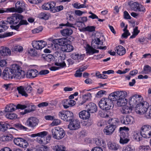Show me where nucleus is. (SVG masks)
I'll return each instance as SVG.
<instances>
[{"instance_id":"1","label":"nucleus","mask_w":151,"mask_h":151,"mask_svg":"<svg viewBox=\"0 0 151 151\" xmlns=\"http://www.w3.org/2000/svg\"><path fill=\"white\" fill-rule=\"evenodd\" d=\"M24 17L20 14H15L9 18L8 21L10 24H18L20 26L22 25H27L28 24L26 20L24 19Z\"/></svg>"},{"instance_id":"2","label":"nucleus","mask_w":151,"mask_h":151,"mask_svg":"<svg viewBox=\"0 0 151 151\" xmlns=\"http://www.w3.org/2000/svg\"><path fill=\"white\" fill-rule=\"evenodd\" d=\"M17 67L14 64L12 65L11 68H6L4 70L2 73V78L6 80H10L14 78V71L17 69Z\"/></svg>"},{"instance_id":"3","label":"nucleus","mask_w":151,"mask_h":151,"mask_svg":"<svg viewBox=\"0 0 151 151\" xmlns=\"http://www.w3.org/2000/svg\"><path fill=\"white\" fill-rule=\"evenodd\" d=\"M99 107L102 109L108 110L114 106L113 102L107 98L101 99L99 103Z\"/></svg>"},{"instance_id":"4","label":"nucleus","mask_w":151,"mask_h":151,"mask_svg":"<svg viewBox=\"0 0 151 151\" xmlns=\"http://www.w3.org/2000/svg\"><path fill=\"white\" fill-rule=\"evenodd\" d=\"M47 133H38L37 134H32L31 135L32 137H34L38 136L41 137L42 139L39 140L38 142L40 144L45 145L49 142L51 138V136L48 135L47 137H45Z\"/></svg>"},{"instance_id":"5","label":"nucleus","mask_w":151,"mask_h":151,"mask_svg":"<svg viewBox=\"0 0 151 151\" xmlns=\"http://www.w3.org/2000/svg\"><path fill=\"white\" fill-rule=\"evenodd\" d=\"M58 115L62 119L66 122H70L73 119V114L69 111H62L59 112Z\"/></svg>"},{"instance_id":"6","label":"nucleus","mask_w":151,"mask_h":151,"mask_svg":"<svg viewBox=\"0 0 151 151\" xmlns=\"http://www.w3.org/2000/svg\"><path fill=\"white\" fill-rule=\"evenodd\" d=\"M142 97L140 95H134L131 96L129 100V103L132 108L140 105L142 101Z\"/></svg>"},{"instance_id":"7","label":"nucleus","mask_w":151,"mask_h":151,"mask_svg":"<svg viewBox=\"0 0 151 151\" xmlns=\"http://www.w3.org/2000/svg\"><path fill=\"white\" fill-rule=\"evenodd\" d=\"M17 89L19 94L26 97L28 96L27 93H30L32 90V88L31 86L29 85L25 88L22 86H20L17 87Z\"/></svg>"},{"instance_id":"8","label":"nucleus","mask_w":151,"mask_h":151,"mask_svg":"<svg viewBox=\"0 0 151 151\" xmlns=\"http://www.w3.org/2000/svg\"><path fill=\"white\" fill-rule=\"evenodd\" d=\"M14 65L17 67V69H15V71H14V78L19 79L24 78L25 76V71L20 69V67L19 65Z\"/></svg>"},{"instance_id":"9","label":"nucleus","mask_w":151,"mask_h":151,"mask_svg":"<svg viewBox=\"0 0 151 151\" xmlns=\"http://www.w3.org/2000/svg\"><path fill=\"white\" fill-rule=\"evenodd\" d=\"M80 127V122L78 119H73L70 122L68 128L71 130H76Z\"/></svg>"},{"instance_id":"10","label":"nucleus","mask_w":151,"mask_h":151,"mask_svg":"<svg viewBox=\"0 0 151 151\" xmlns=\"http://www.w3.org/2000/svg\"><path fill=\"white\" fill-rule=\"evenodd\" d=\"M119 136V143L121 144L124 145L127 144L130 140L128 133H120Z\"/></svg>"},{"instance_id":"11","label":"nucleus","mask_w":151,"mask_h":151,"mask_svg":"<svg viewBox=\"0 0 151 151\" xmlns=\"http://www.w3.org/2000/svg\"><path fill=\"white\" fill-rule=\"evenodd\" d=\"M38 123L39 120L35 117H31L27 121V125L33 128L38 125Z\"/></svg>"},{"instance_id":"12","label":"nucleus","mask_w":151,"mask_h":151,"mask_svg":"<svg viewBox=\"0 0 151 151\" xmlns=\"http://www.w3.org/2000/svg\"><path fill=\"white\" fill-rule=\"evenodd\" d=\"M140 108L139 110L137 111V113L140 114H142L146 112L148 109H149L150 107H149V104L147 102H145L144 103H142L141 102Z\"/></svg>"},{"instance_id":"13","label":"nucleus","mask_w":151,"mask_h":151,"mask_svg":"<svg viewBox=\"0 0 151 151\" xmlns=\"http://www.w3.org/2000/svg\"><path fill=\"white\" fill-rule=\"evenodd\" d=\"M86 108L90 113H96L97 111V107L96 105L92 102H90L86 105Z\"/></svg>"},{"instance_id":"14","label":"nucleus","mask_w":151,"mask_h":151,"mask_svg":"<svg viewBox=\"0 0 151 151\" xmlns=\"http://www.w3.org/2000/svg\"><path fill=\"white\" fill-rule=\"evenodd\" d=\"M38 74V72L37 70L31 69L27 73L26 76L28 78H33L37 77Z\"/></svg>"},{"instance_id":"15","label":"nucleus","mask_w":151,"mask_h":151,"mask_svg":"<svg viewBox=\"0 0 151 151\" xmlns=\"http://www.w3.org/2000/svg\"><path fill=\"white\" fill-rule=\"evenodd\" d=\"M55 3L53 1L49 2L44 3L42 6V7L43 9L47 10H50L52 12V9L54 6H55Z\"/></svg>"},{"instance_id":"16","label":"nucleus","mask_w":151,"mask_h":151,"mask_svg":"<svg viewBox=\"0 0 151 151\" xmlns=\"http://www.w3.org/2000/svg\"><path fill=\"white\" fill-rule=\"evenodd\" d=\"M69 42L68 41L67 43H66L64 45H63L60 48L61 50L65 52H70L72 51L73 50V46L68 43Z\"/></svg>"},{"instance_id":"17","label":"nucleus","mask_w":151,"mask_h":151,"mask_svg":"<svg viewBox=\"0 0 151 151\" xmlns=\"http://www.w3.org/2000/svg\"><path fill=\"white\" fill-rule=\"evenodd\" d=\"M85 56L84 54H79L77 52H74L71 55L70 57L72 59L77 60L79 62L83 60Z\"/></svg>"},{"instance_id":"18","label":"nucleus","mask_w":151,"mask_h":151,"mask_svg":"<svg viewBox=\"0 0 151 151\" xmlns=\"http://www.w3.org/2000/svg\"><path fill=\"white\" fill-rule=\"evenodd\" d=\"M0 55L2 56L10 55H11V51L7 47H1L0 49Z\"/></svg>"},{"instance_id":"19","label":"nucleus","mask_w":151,"mask_h":151,"mask_svg":"<svg viewBox=\"0 0 151 151\" xmlns=\"http://www.w3.org/2000/svg\"><path fill=\"white\" fill-rule=\"evenodd\" d=\"M91 94L88 93H87L82 96V98L81 100L79 102L78 105L81 106L83 104L87 101H89L91 99Z\"/></svg>"},{"instance_id":"20","label":"nucleus","mask_w":151,"mask_h":151,"mask_svg":"<svg viewBox=\"0 0 151 151\" xmlns=\"http://www.w3.org/2000/svg\"><path fill=\"white\" fill-rule=\"evenodd\" d=\"M47 148V147L45 145H37L36 147L33 149L28 148L25 149L24 151H45L46 150Z\"/></svg>"},{"instance_id":"21","label":"nucleus","mask_w":151,"mask_h":151,"mask_svg":"<svg viewBox=\"0 0 151 151\" xmlns=\"http://www.w3.org/2000/svg\"><path fill=\"white\" fill-rule=\"evenodd\" d=\"M115 51L116 52L118 55L122 56L124 55L126 53V49L122 46L119 45L115 48Z\"/></svg>"},{"instance_id":"22","label":"nucleus","mask_w":151,"mask_h":151,"mask_svg":"<svg viewBox=\"0 0 151 151\" xmlns=\"http://www.w3.org/2000/svg\"><path fill=\"white\" fill-rule=\"evenodd\" d=\"M134 118L131 116H127L124 117L121 121L122 123L125 124H128L132 123Z\"/></svg>"},{"instance_id":"23","label":"nucleus","mask_w":151,"mask_h":151,"mask_svg":"<svg viewBox=\"0 0 151 151\" xmlns=\"http://www.w3.org/2000/svg\"><path fill=\"white\" fill-rule=\"evenodd\" d=\"M79 116L81 119H87L90 117V114L87 110H83L79 113Z\"/></svg>"},{"instance_id":"24","label":"nucleus","mask_w":151,"mask_h":151,"mask_svg":"<svg viewBox=\"0 0 151 151\" xmlns=\"http://www.w3.org/2000/svg\"><path fill=\"white\" fill-rule=\"evenodd\" d=\"M73 33V30L70 28L64 29L60 31V33L63 36L68 37L71 35Z\"/></svg>"},{"instance_id":"25","label":"nucleus","mask_w":151,"mask_h":151,"mask_svg":"<svg viewBox=\"0 0 151 151\" xmlns=\"http://www.w3.org/2000/svg\"><path fill=\"white\" fill-rule=\"evenodd\" d=\"M116 101V104L118 106H125L128 102V100L126 99L118 98Z\"/></svg>"},{"instance_id":"26","label":"nucleus","mask_w":151,"mask_h":151,"mask_svg":"<svg viewBox=\"0 0 151 151\" xmlns=\"http://www.w3.org/2000/svg\"><path fill=\"white\" fill-rule=\"evenodd\" d=\"M108 146L109 149L111 150H116L120 146L118 144L110 142L108 143Z\"/></svg>"},{"instance_id":"27","label":"nucleus","mask_w":151,"mask_h":151,"mask_svg":"<svg viewBox=\"0 0 151 151\" xmlns=\"http://www.w3.org/2000/svg\"><path fill=\"white\" fill-rule=\"evenodd\" d=\"M121 109L120 111L123 114H127L131 113L132 111V108L131 106H124Z\"/></svg>"},{"instance_id":"28","label":"nucleus","mask_w":151,"mask_h":151,"mask_svg":"<svg viewBox=\"0 0 151 151\" xmlns=\"http://www.w3.org/2000/svg\"><path fill=\"white\" fill-rule=\"evenodd\" d=\"M68 41V40L65 38L57 39L55 40V42L56 44L62 46L63 45H64L66 43H67Z\"/></svg>"},{"instance_id":"29","label":"nucleus","mask_w":151,"mask_h":151,"mask_svg":"<svg viewBox=\"0 0 151 151\" xmlns=\"http://www.w3.org/2000/svg\"><path fill=\"white\" fill-rule=\"evenodd\" d=\"M16 109V106L13 104H10L9 105H7L6 106L5 111L6 112H13Z\"/></svg>"},{"instance_id":"30","label":"nucleus","mask_w":151,"mask_h":151,"mask_svg":"<svg viewBox=\"0 0 151 151\" xmlns=\"http://www.w3.org/2000/svg\"><path fill=\"white\" fill-rule=\"evenodd\" d=\"M118 98L117 91H116L110 94L108 99L113 102V101H116Z\"/></svg>"},{"instance_id":"31","label":"nucleus","mask_w":151,"mask_h":151,"mask_svg":"<svg viewBox=\"0 0 151 151\" xmlns=\"http://www.w3.org/2000/svg\"><path fill=\"white\" fill-rule=\"evenodd\" d=\"M116 128L115 125L110 124L105 127L104 129V132H113Z\"/></svg>"},{"instance_id":"32","label":"nucleus","mask_w":151,"mask_h":151,"mask_svg":"<svg viewBox=\"0 0 151 151\" xmlns=\"http://www.w3.org/2000/svg\"><path fill=\"white\" fill-rule=\"evenodd\" d=\"M151 132V126L148 125H145L141 128L140 132Z\"/></svg>"},{"instance_id":"33","label":"nucleus","mask_w":151,"mask_h":151,"mask_svg":"<svg viewBox=\"0 0 151 151\" xmlns=\"http://www.w3.org/2000/svg\"><path fill=\"white\" fill-rule=\"evenodd\" d=\"M9 18L10 17H8L6 21H1L0 22V27H1V28L3 29L4 31L7 29L8 28V27L6 25L8 23H9V22L8 21V20Z\"/></svg>"},{"instance_id":"34","label":"nucleus","mask_w":151,"mask_h":151,"mask_svg":"<svg viewBox=\"0 0 151 151\" xmlns=\"http://www.w3.org/2000/svg\"><path fill=\"white\" fill-rule=\"evenodd\" d=\"M96 27L94 26H88L83 28V29L84 31H87L89 32H92L95 31Z\"/></svg>"},{"instance_id":"35","label":"nucleus","mask_w":151,"mask_h":151,"mask_svg":"<svg viewBox=\"0 0 151 151\" xmlns=\"http://www.w3.org/2000/svg\"><path fill=\"white\" fill-rule=\"evenodd\" d=\"M65 133H54L53 137L55 139H59L63 138L65 135Z\"/></svg>"},{"instance_id":"36","label":"nucleus","mask_w":151,"mask_h":151,"mask_svg":"<svg viewBox=\"0 0 151 151\" xmlns=\"http://www.w3.org/2000/svg\"><path fill=\"white\" fill-rule=\"evenodd\" d=\"M13 138V136L11 134H9L6 135H4L1 137V139L2 141H10Z\"/></svg>"},{"instance_id":"37","label":"nucleus","mask_w":151,"mask_h":151,"mask_svg":"<svg viewBox=\"0 0 151 151\" xmlns=\"http://www.w3.org/2000/svg\"><path fill=\"white\" fill-rule=\"evenodd\" d=\"M108 122L109 124L116 126V125L118 124L119 122V121L116 118H111L108 121Z\"/></svg>"},{"instance_id":"38","label":"nucleus","mask_w":151,"mask_h":151,"mask_svg":"<svg viewBox=\"0 0 151 151\" xmlns=\"http://www.w3.org/2000/svg\"><path fill=\"white\" fill-rule=\"evenodd\" d=\"M117 93L118 98L126 99L127 96V93L125 91H117Z\"/></svg>"},{"instance_id":"39","label":"nucleus","mask_w":151,"mask_h":151,"mask_svg":"<svg viewBox=\"0 0 151 151\" xmlns=\"http://www.w3.org/2000/svg\"><path fill=\"white\" fill-rule=\"evenodd\" d=\"M139 4L137 2H134L131 4L130 6L131 9L134 11H137Z\"/></svg>"},{"instance_id":"40","label":"nucleus","mask_w":151,"mask_h":151,"mask_svg":"<svg viewBox=\"0 0 151 151\" xmlns=\"http://www.w3.org/2000/svg\"><path fill=\"white\" fill-rule=\"evenodd\" d=\"M63 9V5H60L58 6H54L52 9V12L53 13H55L59 12L62 10Z\"/></svg>"},{"instance_id":"41","label":"nucleus","mask_w":151,"mask_h":151,"mask_svg":"<svg viewBox=\"0 0 151 151\" xmlns=\"http://www.w3.org/2000/svg\"><path fill=\"white\" fill-rule=\"evenodd\" d=\"M93 43H95V44L97 45H103V42L101 41L99 38L97 37H96L95 38L94 40L92 41L91 42L92 46L93 47V46L92 45V44Z\"/></svg>"},{"instance_id":"42","label":"nucleus","mask_w":151,"mask_h":151,"mask_svg":"<svg viewBox=\"0 0 151 151\" xmlns=\"http://www.w3.org/2000/svg\"><path fill=\"white\" fill-rule=\"evenodd\" d=\"M143 72L145 74H149L151 72V67L148 65H145L144 67Z\"/></svg>"},{"instance_id":"43","label":"nucleus","mask_w":151,"mask_h":151,"mask_svg":"<svg viewBox=\"0 0 151 151\" xmlns=\"http://www.w3.org/2000/svg\"><path fill=\"white\" fill-rule=\"evenodd\" d=\"M6 117L10 119H15L17 117V115L14 113H8L6 115Z\"/></svg>"},{"instance_id":"44","label":"nucleus","mask_w":151,"mask_h":151,"mask_svg":"<svg viewBox=\"0 0 151 151\" xmlns=\"http://www.w3.org/2000/svg\"><path fill=\"white\" fill-rule=\"evenodd\" d=\"M141 133H136L134 135V139L137 141H139L142 140V137Z\"/></svg>"},{"instance_id":"45","label":"nucleus","mask_w":151,"mask_h":151,"mask_svg":"<svg viewBox=\"0 0 151 151\" xmlns=\"http://www.w3.org/2000/svg\"><path fill=\"white\" fill-rule=\"evenodd\" d=\"M30 105L29 104H26L25 105H22L18 104L17 106H16V109H24L27 107H29Z\"/></svg>"},{"instance_id":"46","label":"nucleus","mask_w":151,"mask_h":151,"mask_svg":"<svg viewBox=\"0 0 151 151\" xmlns=\"http://www.w3.org/2000/svg\"><path fill=\"white\" fill-rule=\"evenodd\" d=\"M23 140V139L20 137L15 138L14 140V142L15 144L19 146H21V143Z\"/></svg>"},{"instance_id":"47","label":"nucleus","mask_w":151,"mask_h":151,"mask_svg":"<svg viewBox=\"0 0 151 151\" xmlns=\"http://www.w3.org/2000/svg\"><path fill=\"white\" fill-rule=\"evenodd\" d=\"M13 50L14 52L21 53L23 51V48L22 47L17 45L14 47Z\"/></svg>"},{"instance_id":"48","label":"nucleus","mask_w":151,"mask_h":151,"mask_svg":"<svg viewBox=\"0 0 151 151\" xmlns=\"http://www.w3.org/2000/svg\"><path fill=\"white\" fill-rule=\"evenodd\" d=\"M32 47L37 50H40L39 40L33 41L32 43Z\"/></svg>"},{"instance_id":"49","label":"nucleus","mask_w":151,"mask_h":151,"mask_svg":"<svg viewBox=\"0 0 151 151\" xmlns=\"http://www.w3.org/2000/svg\"><path fill=\"white\" fill-rule=\"evenodd\" d=\"M14 126L15 128L18 129L23 130L24 131H27V130L28 129L27 128L23 126L21 124L18 123L15 124Z\"/></svg>"},{"instance_id":"50","label":"nucleus","mask_w":151,"mask_h":151,"mask_svg":"<svg viewBox=\"0 0 151 151\" xmlns=\"http://www.w3.org/2000/svg\"><path fill=\"white\" fill-rule=\"evenodd\" d=\"M9 125L6 124H1L0 123V131L4 132L9 128Z\"/></svg>"},{"instance_id":"51","label":"nucleus","mask_w":151,"mask_h":151,"mask_svg":"<svg viewBox=\"0 0 151 151\" xmlns=\"http://www.w3.org/2000/svg\"><path fill=\"white\" fill-rule=\"evenodd\" d=\"M14 9L13 8H7V9H5L4 8H1L0 9V13H3L4 12H11L14 11Z\"/></svg>"},{"instance_id":"52","label":"nucleus","mask_w":151,"mask_h":151,"mask_svg":"<svg viewBox=\"0 0 151 151\" xmlns=\"http://www.w3.org/2000/svg\"><path fill=\"white\" fill-rule=\"evenodd\" d=\"M94 48L92 47L91 46L89 45H87V47L86 49V50L87 52L89 54H93Z\"/></svg>"},{"instance_id":"53","label":"nucleus","mask_w":151,"mask_h":151,"mask_svg":"<svg viewBox=\"0 0 151 151\" xmlns=\"http://www.w3.org/2000/svg\"><path fill=\"white\" fill-rule=\"evenodd\" d=\"M55 151H63L66 150V147L63 145H57L55 146Z\"/></svg>"},{"instance_id":"54","label":"nucleus","mask_w":151,"mask_h":151,"mask_svg":"<svg viewBox=\"0 0 151 151\" xmlns=\"http://www.w3.org/2000/svg\"><path fill=\"white\" fill-rule=\"evenodd\" d=\"M40 17L41 19L47 20L49 18V16L46 13L42 12L40 14Z\"/></svg>"},{"instance_id":"55","label":"nucleus","mask_w":151,"mask_h":151,"mask_svg":"<svg viewBox=\"0 0 151 151\" xmlns=\"http://www.w3.org/2000/svg\"><path fill=\"white\" fill-rule=\"evenodd\" d=\"M43 28L42 26H40L37 28L35 29L32 30V32L33 34L39 33L41 32L43 30Z\"/></svg>"},{"instance_id":"56","label":"nucleus","mask_w":151,"mask_h":151,"mask_svg":"<svg viewBox=\"0 0 151 151\" xmlns=\"http://www.w3.org/2000/svg\"><path fill=\"white\" fill-rule=\"evenodd\" d=\"M76 25V24H73L70 23L69 22H68L67 23L65 24H61L59 25L60 26H66L68 27H72L73 28H75V25Z\"/></svg>"},{"instance_id":"57","label":"nucleus","mask_w":151,"mask_h":151,"mask_svg":"<svg viewBox=\"0 0 151 151\" xmlns=\"http://www.w3.org/2000/svg\"><path fill=\"white\" fill-rule=\"evenodd\" d=\"M63 106L64 108L67 109L69 107V104L68 99H65L62 102Z\"/></svg>"},{"instance_id":"58","label":"nucleus","mask_w":151,"mask_h":151,"mask_svg":"<svg viewBox=\"0 0 151 151\" xmlns=\"http://www.w3.org/2000/svg\"><path fill=\"white\" fill-rule=\"evenodd\" d=\"M20 147L23 148H26L28 145V144L27 141L23 139V140L22 141Z\"/></svg>"},{"instance_id":"59","label":"nucleus","mask_w":151,"mask_h":151,"mask_svg":"<svg viewBox=\"0 0 151 151\" xmlns=\"http://www.w3.org/2000/svg\"><path fill=\"white\" fill-rule=\"evenodd\" d=\"M139 12H142L143 13L145 12L146 11V9L145 6L142 5H139V6L138 7V9H137V11Z\"/></svg>"},{"instance_id":"60","label":"nucleus","mask_w":151,"mask_h":151,"mask_svg":"<svg viewBox=\"0 0 151 151\" xmlns=\"http://www.w3.org/2000/svg\"><path fill=\"white\" fill-rule=\"evenodd\" d=\"M16 8H15L14 7H12V8H13L14 9H14V11L13 12H18V13H21L23 12V9L20 6H18L17 7L16 6Z\"/></svg>"},{"instance_id":"61","label":"nucleus","mask_w":151,"mask_h":151,"mask_svg":"<svg viewBox=\"0 0 151 151\" xmlns=\"http://www.w3.org/2000/svg\"><path fill=\"white\" fill-rule=\"evenodd\" d=\"M103 115L104 116H102V117L105 118H108L111 115V113L109 111L105 110L104 111Z\"/></svg>"},{"instance_id":"62","label":"nucleus","mask_w":151,"mask_h":151,"mask_svg":"<svg viewBox=\"0 0 151 151\" xmlns=\"http://www.w3.org/2000/svg\"><path fill=\"white\" fill-rule=\"evenodd\" d=\"M29 52L31 55L33 56H36L37 55V50L33 49H30Z\"/></svg>"},{"instance_id":"63","label":"nucleus","mask_w":151,"mask_h":151,"mask_svg":"<svg viewBox=\"0 0 151 151\" xmlns=\"http://www.w3.org/2000/svg\"><path fill=\"white\" fill-rule=\"evenodd\" d=\"M40 50L44 48L46 45V42L44 41L39 40Z\"/></svg>"},{"instance_id":"64","label":"nucleus","mask_w":151,"mask_h":151,"mask_svg":"<svg viewBox=\"0 0 151 151\" xmlns=\"http://www.w3.org/2000/svg\"><path fill=\"white\" fill-rule=\"evenodd\" d=\"M123 151H133V149L130 145H128L123 148Z\"/></svg>"}]
</instances>
